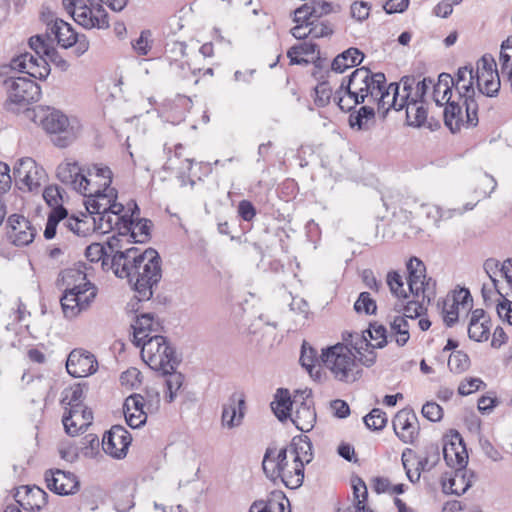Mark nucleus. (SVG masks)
<instances>
[{
	"label": "nucleus",
	"mask_w": 512,
	"mask_h": 512,
	"mask_svg": "<svg viewBox=\"0 0 512 512\" xmlns=\"http://www.w3.org/2000/svg\"><path fill=\"white\" fill-rule=\"evenodd\" d=\"M113 272L117 277L127 278L133 283L139 302L147 301L153 295V287L162 278L161 258L152 248L143 253H139L135 247L125 248V252L113 260Z\"/></svg>",
	"instance_id": "f257e3e1"
},
{
	"label": "nucleus",
	"mask_w": 512,
	"mask_h": 512,
	"mask_svg": "<svg viewBox=\"0 0 512 512\" xmlns=\"http://www.w3.org/2000/svg\"><path fill=\"white\" fill-rule=\"evenodd\" d=\"M384 80V73H373L368 67L356 68L348 77L342 79L334 92V101L345 112H350L357 105L363 104L371 97L373 91L379 92V85Z\"/></svg>",
	"instance_id": "f03ea898"
},
{
	"label": "nucleus",
	"mask_w": 512,
	"mask_h": 512,
	"mask_svg": "<svg viewBox=\"0 0 512 512\" xmlns=\"http://www.w3.org/2000/svg\"><path fill=\"white\" fill-rule=\"evenodd\" d=\"M375 348H369L364 354L356 355L347 345L336 344L322 351V359L324 365L332 372L335 379L344 383H353L362 375V365L371 367L375 361L377 354Z\"/></svg>",
	"instance_id": "7ed1b4c3"
},
{
	"label": "nucleus",
	"mask_w": 512,
	"mask_h": 512,
	"mask_svg": "<svg viewBox=\"0 0 512 512\" xmlns=\"http://www.w3.org/2000/svg\"><path fill=\"white\" fill-rule=\"evenodd\" d=\"M95 177H100L102 182L98 183V188H92L91 185L81 194L85 197V207L89 214L99 215L105 211H124V205L117 202L118 192L111 187L113 173L108 166L95 165L91 169Z\"/></svg>",
	"instance_id": "20e7f679"
},
{
	"label": "nucleus",
	"mask_w": 512,
	"mask_h": 512,
	"mask_svg": "<svg viewBox=\"0 0 512 512\" xmlns=\"http://www.w3.org/2000/svg\"><path fill=\"white\" fill-rule=\"evenodd\" d=\"M288 456V448L277 450L275 447H268L263 457L262 468L273 482L279 479L287 488L297 489L304 480L302 466L293 462V470H288Z\"/></svg>",
	"instance_id": "39448f33"
},
{
	"label": "nucleus",
	"mask_w": 512,
	"mask_h": 512,
	"mask_svg": "<svg viewBox=\"0 0 512 512\" xmlns=\"http://www.w3.org/2000/svg\"><path fill=\"white\" fill-rule=\"evenodd\" d=\"M64 278L79 282L67 288L60 299L64 316L74 318L86 309L95 298L96 287L87 280L86 274L80 270H68L65 272Z\"/></svg>",
	"instance_id": "423d86ee"
},
{
	"label": "nucleus",
	"mask_w": 512,
	"mask_h": 512,
	"mask_svg": "<svg viewBox=\"0 0 512 512\" xmlns=\"http://www.w3.org/2000/svg\"><path fill=\"white\" fill-rule=\"evenodd\" d=\"M138 348H141V357L149 367L156 371H170L176 369L180 363L175 349L170 345L165 336L155 334L142 341Z\"/></svg>",
	"instance_id": "0eeeda50"
},
{
	"label": "nucleus",
	"mask_w": 512,
	"mask_h": 512,
	"mask_svg": "<svg viewBox=\"0 0 512 512\" xmlns=\"http://www.w3.org/2000/svg\"><path fill=\"white\" fill-rule=\"evenodd\" d=\"M43 129L51 135V141L59 148H66L77 138L79 123L70 120L63 112L57 109H48L41 120Z\"/></svg>",
	"instance_id": "6e6552de"
},
{
	"label": "nucleus",
	"mask_w": 512,
	"mask_h": 512,
	"mask_svg": "<svg viewBox=\"0 0 512 512\" xmlns=\"http://www.w3.org/2000/svg\"><path fill=\"white\" fill-rule=\"evenodd\" d=\"M476 77L472 66L460 67L453 77V88H455L459 100L463 101V104L467 108L468 121L470 123H476L478 121V109L479 105L476 100V91L474 89V83Z\"/></svg>",
	"instance_id": "1a4fd4ad"
},
{
	"label": "nucleus",
	"mask_w": 512,
	"mask_h": 512,
	"mask_svg": "<svg viewBox=\"0 0 512 512\" xmlns=\"http://www.w3.org/2000/svg\"><path fill=\"white\" fill-rule=\"evenodd\" d=\"M9 104L27 106L37 102L41 97V88L26 77H10L4 81Z\"/></svg>",
	"instance_id": "9d476101"
},
{
	"label": "nucleus",
	"mask_w": 512,
	"mask_h": 512,
	"mask_svg": "<svg viewBox=\"0 0 512 512\" xmlns=\"http://www.w3.org/2000/svg\"><path fill=\"white\" fill-rule=\"evenodd\" d=\"M95 165L91 164L86 167H80L76 161H65L58 165L56 176L61 183L69 185L73 190L82 193L92 184V177H95V175L91 169Z\"/></svg>",
	"instance_id": "9b49d317"
},
{
	"label": "nucleus",
	"mask_w": 512,
	"mask_h": 512,
	"mask_svg": "<svg viewBox=\"0 0 512 512\" xmlns=\"http://www.w3.org/2000/svg\"><path fill=\"white\" fill-rule=\"evenodd\" d=\"M44 477L47 488L57 495H74L80 490L79 478L70 471L49 469Z\"/></svg>",
	"instance_id": "f8f14e48"
},
{
	"label": "nucleus",
	"mask_w": 512,
	"mask_h": 512,
	"mask_svg": "<svg viewBox=\"0 0 512 512\" xmlns=\"http://www.w3.org/2000/svg\"><path fill=\"white\" fill-rule=\"evenodd\" d=\"M10 67L29 76L45 80L50 74V66L45 57L34 56L31 53L24 52L14 57L10 61Z\"/></svg>",
	"instance_id": "ddd939ff"
},
{
	"label": "nucleus",
	"mask_w": 512,
	"mask_h": 512,
	"mask_svg": "<svg viewBox=\"0 0 512 512\" xmlns=\"http://www.w3.org/2000/svg\"><path fill=\"white\" fill-rule=\"evenodd\" d=\"M86 384L78 383L71 387L69 390H65L64 396L61 400V403L65 405L66 412L62 417V422L65 428V431L68 435L74 436L76 430L74 429L76 426L73 420V416H79L80 407H84L83 399H84V388Z\"/></svg>",
	"instance_id": "4468645a"
},
{
	"label": "nucleus",
	"mask_w": 512,
	"mask_h": 512,
	"mask_svg": "<svg viewBox=\"0 0 512 512\" xmlns=\"http://www.w3.org/2000/svg\"><path fill=\"white\" fill-rule=\"evenodd\" d=\"M132 437L130 433L121 425H114L105 432L102 439V447L105 453L116 459L126 456Z\"/></svg>",
	"instance_id": "2eb2a0df"
},
{
	"label": "nucleus",
	"mask_w": 512,
	"mask_h": 512,
	"mask_svg": "<svg viewBox=\"0 0 512 512\" xmlns=\"http://www.w3.org/2000/svg\"><path fill=\"white\" fill-rule=\"evenodd\" d=\"M36 228L23 215L12 214L7 220V237L16 246H26L34 240Z\"/></svg>",
	"instance_id": "dca6fc26"
},
{
	"label": "nucleus",
	"mask_w": 512,
	"mask_h": 512,
	"mask_svg": "<svg viewBox=\"0 0 512 512\" xmlns=\"http://www.w3.org/2000/svg\"><path fill=\"white\" fill-rule=\"evenodd\" d=\"M98 362L95 356L82 349H74L66 361L67 372L74 378L87 377L97 371Z\"/></svg>",
	"instance_id": "f3484780"
},
{
	"label": "nucleus",
	"mask_w": 512,
	"mask_h": 512,
	"mask_svg": "<svg viewBox=\"0 0 512 512\" xmlns=\"http://www.w3.org/2000/svg\"><path fill=\"white\" fill-rule=\"evenodd\" d=\"M311 394V390L300 392V404L296 405L294 416L290 417L296 428L302 432L312 430L316 422V411Z\"/></svg>",
	"instance_id": "a211bd4d"
},
{
	"label": "nucleus",
	"mask_w": 512,
	"mask_h": 512,
	"mask_svg": "<svg viewBox=\"0 0 512 512\" xmlns=\"http://www.w3.org/2000/svg\"><path fill=\"white\" fill-rule=\"evenodd\" d=\"M476 478L472 470L457 468L454 472L444 473L441 477L442 490L446 494L462 495L464 494Z\"/></svg>",
	"instance_id": "6ab92c4d"
},
{
	"label": "nucleus",
	"mask_w": 512,
	"mask_h": 512,
	"mask_svg": "<svg viewBox=\"0 0 512 512\" xmlns=\"http://www.w3.org/2000/svg\"><path fill=\"white\" fill-rule=\"evenodd\" d=\"M392 424L395 434L403 443H413L419 434L418 419L412 410L398 411Z\"/></svg>",
	"instance_id": "aec40b11"
},
{
	"label": "nucleus",
	"mask_w": 512,
	"mask_h": 512,
	"mask_svg": "<svg viewBox=\"0 0 512 512\" xmlns=\"http://www.w3.org/2000/svg\"><path fill=\"white\" fill-rule=\"evenodd\" d=\"M71 17L86 29H107L109 27L108 13L100 3L94 6L79 7V13Z\"/></svg>",
	"instance_id": "412c9836"
},
{
	"label": "nucleus",
	"mask_w": 512,
	"mask_h": 512,
	"mask_svg": "<svg viewBox=\"0 0 512 512\" xmlns=\"http://www.w3.org/2000/svg\"><path fill=\"white\" fill-rule=\"evenodd\" d=\"M386 76L384 75L383 82L379 85V92L372 93L370 99L373 102L377 103L378 111L383 113V117H385L388 113V111L393 108L396 111H400L403 108H399L400 100H398L399 97V89L400 84L393 82L390 83L388 86L386 85Z\"/></svg>",
	"instance_id": "4be33fe9"
},
{
	"label": "nucleus",
	"mask_w": 512,
	"mask_h": 512,
	"mask_svg": "<svg viewBox=\"0 0 512 512\" xmlns=\"http://www.w3.org/2000/svg\"><path fill=\"white\" fill-rule=\"evenodd\" d=\"M443 456L446 464L454 469L464 468L468 462V453L464 440L458 431H453L451 439L443 447Z\"/></svg>",
	"instance_id": "5701e85b"
},
{
	"label": "nucleus",
	"mask_w": 512,
	"mask_h": 512,
	"mask_svg": "<svg viewBox=\"0 0 512 512\" xmlns=\"http://www.w3.org/2000/svg\"><path fill=\"white\" fill-rule=\"evenodd\" d=\"M443 118L445 125L449 128L452 133H456L461 130L462 127L473 128L477 126L479 120L474 124L468 121L467 108L463 104V101L457 100L448 102L443 111Z\"/></svg>",
	"instance_id": "b1692460"
},
{
	"label": "nucleus",
	"mask_w": 512,
	"mask_h": 512,
	"mask_svg": "<svg viewBox=\"0 0 512 512\" xmlns=\"http://www.w3.org/2000/svg\"><path fill=\"white\" fill-rule=\"evenodd\" d=\"M16 501L25 509L40 511L48 501V494L37 486H21L15 494Z\"/></svg>",
	"instance_id": "393cba45"
},
{
	"label": "nucleus",
	"mask_w": 512,
	"mask_h": 512,
	"mask_svg": "<svg viewBox=\"0 0 512 512\" xmlns=\"http://www.w3.org/2000/svg\"><path fill=\"white\" fill-rule=\"evenodd\" d=\"M145 400L140 394H132L126 398L123 405V412L127 424L135 429L146 423L147 414L144 411Z\"/></svg>",
	"instance_id": "a878e982"
},
{
	"label": "nucleus",
	"mask_w": 512,
	"mask_h": 512,
	"mask_svg": "<svg viewBox=\"0 0 512 512\" xmlns=\"http://www.w3.org/2000/svg\"><path fill=\"white\" fill-rule=\"evenodd\" d=\"M133 328V343L135 346H139L142 341H146L149 336L158 334L162 329L159 321L154 319L152 313H143L137 316L135 323L132 325Z\"/></svg>",
	"instance_id": "bb28decb"
},
{
	"label": "nucleus",
	"mask_w": 512,
	"mask_h": 512,
	"mask_svg": "<svg viewBox=\"0 0 512 512\" xmlns=\"http://www.w3.org/2000/svg\"><path fill=\"white\" fill-rule=\"evenodd\" d=\"M288 448L289 455L293 458V462L296 465L302 466V472L304 473V466L313 459L312 443L307 436L298 435L292 438L290 444L286 446Z\"/></svg>",
	"instance_id": "cd10ccee"
},
{
	"label": "nucleus",
	"mask_w": 512,
	"mask_h": 512,
	"mask_svg": "<svg viewBox=\"0 0 512 512\" xmlns=\"http://www.w3.org/2000/svg\"><path fill=\"white\" fill-rule=\"evenodd\" d=\"M245 400L243 397L237 398L233 394L228 403L223 405L222 424L228 428H234L241 424L244 417Z\"/></svg>",
	"instance_id": "c85d7f7f"
},
{
	"label": "nucleus",
	"mask_w": 512,
	"mask_h": 512,
	"mask_svg": "<svg viewBox=\"0 0 512 512\" xmlns=\"http://www.w3.org/2000/svg\"><path fill=\"white\" fill-rule=\"evenodd\" d=\"M300 398V392L291 400L288 389L279 388L275 394V400L271 403V408L279 421L284 422L291 417L293 405H297Z\"/></svg>",
	"instance_id": "c756f323"
},
{
	"label": "nucleus",
	"mask_w": 512,
	"mask_h": 512,
	"mask_svg": "<svg viewBox=\"0 0 512 512\" xmlns=\"http://www.w3.org/2000/svg\"><path fill=\"white\" fill-rule=\"evenodd\" d=\"M49 31L46 32L47 39H50L51 35H53L58 44L65 49L75 45L78 40V33L73 30L69 23L62 19H56L49 28Z\"/></svg>",
	"instance_id": "7c9ffc66"
},
{
	"label": "nucleus",
	"mask_w": 512,
	"mask_h": 512,
	"mask_svg": "<svg viewBox=\"0 0 512 512\" xmlns=\"http://www.w3.org/2000/svg\"><path fill=\"white\" fill-rule=\"evenodd\" d=\"M364 58V53L358 48L350 47L334 58L331 63V70L336 73H343L351 67L360 65Z\"/></svg>",
	"instance_id": "2f4dec72"
},
{
	"label": "nucleus",
	"mask_w": 512,
	"mask_h": 512,
	"mask_svg": "<svg viewBox=\"0 0 512 512\" xmlns=\"http://www.w3.org/2000/svg\"><path fill=\"white\" fill-rule=\"evenodd\" d=\"M407 271H408V288L410 293L418 298L419 297V289H423V279L426 276V267L424 263L413 257L407 263Z\"/></svg>",
	"instance_id": "473e14b6"
},
{
	"label": "nucleus",
	"mask_w": 512,
	"mask_h": 512,
	"mask_svg": "<svg viewBox=\"0 0 512 512\" xmlns=\"http://www.w3.org/2000/svg\"><path fill=\"white\" fill-rule=\"evenodd\" d=\"M453 77L449 73H441L433 86V100L437 106H447L452 100Z\"/></svg>",
	"instance_id": "72a5a7b5"
},
{
	"label": "nucleus",
	"mask_w": 512,
	"mask_h": 512,
	"mask_svg": "<svg viewBox=\"0 0 512 512\" xmlns=\"http://www.w3.org/2000/svg\"><path fill=\"white\" fill-rule=\"evenodd\" d=\"M404 108L406 109V121L409 126L420 127L427 119V110L424 107V101L411 100L407 101Z\"/></svg>",
	"instance_id": "f704fd0d"
},
{
	"label": "nucleus",
	"mask_w": 512,
	"mask_h": 512,
	"mask_svg": "<svg viewBox=\"0 0 512 512\" xmlns=\"http://www.w3.org/2000/svg\"><path fill=\"white\" fill-rule=\"evenodd\" d=\"M476 85L478 88V97H495L501 86L498 72L492 73L491 75L477 76Z\"/></svg>",
	"instance_id": "c9c22d12"
},
{
	"label": "nucleus",
	"mask_w": 512,
	"mask_h": 512,
	"mask_svg": "<svg viewBox=\"0 0 512 512\" xmlns=\"http://www.w3.org/2000/svg\"><path fill=\"white\" fill-rule=\"evenodd\" d=\"M122 212L108 210L93 217L94 229L103 234L114 230L121 219Z\"/></svg>",
	"instance_id": "e433bc0d"
},
{
	"label": "nucleus",
	"mask_w": 512,
	"mask_h": 512,
	"mask_svg": "<svg viewBox=\"0 0 512 512\" xmlns=\"http://www.w3.org/2000/svg\"><path fill=\"white\" fill-rule=\"evenodd\" d=\"M320 361H323L322 354L318 356L317 351L311 347L306 341L303 342L301 347L300 363L311 376H313V370L318 368L316 374L320 373Z\"/></svg>",
	"instance_id": "4c0bfd02"
},
{
	"label": "nucleus",
	"mask_w": 512,
	"mask_h": 512,
	"mask_svg": "<svg viewBox=\"0 0 512 512\" xmlns=\"http://www.w3.org/2000/svg\"><path fill=\"white\" fill-rule=\"evenodd\" d=\"M374 118V108L370 106H362L359 110L350 114L349 124L352 128L356 127L358 130H367L369 128L368 123L373 121Z\"/></svg>",
	"instance_id": "58836bf2"
},
{
	"label": "nucleus",
	"mask_w": 512,
	"mask_h": 512,
	"mask_svg": "<svg viewBox=\"0 0 512 512\" xmlns=\"http://www.w3.org/2000/svg\"><path fill=\"white\" fill-rule=\"evenodd\" d=\"M170 371H161L162 375L166 377L165 383L167 386V394L165 396L167 402L171 403L176 397V392L182 387L184 382V376L177 372L176 369H170Z\"/></svg>",
	"instance_id": "ea45409f"
},
{
	"label": "nucleus",
	"mask_w": 512,
	"mask_h": 512,
	"mask_svg": "<svg viewBox=\"0 0 512 512\" xmlns=\"http://www.w3.org/2000/svg\"><path fill=\"white\" fill-rule=\"evenodd\" d=\"M45 179V170L42 167L38 166L36 163L35 168L28 174L24 175V179L19 183V189L26 188L28 191L31 192L38 190L41 184L45 182Z\"/></svg>",
	"instance_id": "a19ab883"
},
{
	"label": "nucleus",
	"mask_w": 512,
	"mask_h": 512,
	"mask_svg": "<svg viewBox=\"0 0 512 512\" xmlns=\"http://www.w3.org/2000/svg\"><path fill=\"white\" fill-rule=\"evenodd\" d=\"M68 211L64 207L52 209L48 215L46 227L44 230V237L47 240H51L56 235L57 225L60 221L66 219Z\"/></svg>",
	"instance_id": "79ce46f5"
},
{
	"label": "nucleus",
	"mask_w": 512,
	"mask_h": 512,
	"mask_svg": "<svg viewBox=\"0 0 512 512\" xmlns=\"http://www.w3.org/2000/svg\"><path fill=\"white\" fill-rule=\"evenodd\" d=\"M317 49V44L305 42L291 47L287 52V56L290 58L291 64H307L308 61L304 58H299L298 55H310L316 51L319 53Z\"/></svg>",
	"instance_id": "37998d69"
},
{
	"label": "nucleus",
	"mask_w": 512,
	"mask_h": 512,
	"mask_svg": "<svg viewBox=\"0 0 512 512\" xmlns=\"http://www.w3.org/2000/svg\"><path fill=\"white\" fill-rule=\"evenodd\" d=\"M85 256L90 262H102V266H107L111 259L108 249L100 243H92L85 250Z\"/></svg>",
	"instance_id": "c03bdc74"
},
{
	"label": "nucleus",
	"mask_w": 512,
	"mask_h": 512,
	"mask_svg": "<svg viewBox=\"0 0 512 512\" xmlns=\"http://www.w3.org/2000/svg\"><path fill=\"white\" fill-rule=\"evenodd\" d=\"M387 415L386 413L379 409L373 408L364 418L363 421L366 427L373 431L382 430L387 424Z\"/></svg>",
	"instance_id": "a18cd8bd"
},
{
	"label": "nucleus",
	"mask_w": 512,
	"mask_h": 512,
	"mask_svg": "<svg viewBox=\"0 0 512 512\" xmlns=\"http://www.w3.org/2000/svg\"><path fill=\"white\" fill-rule=\"evenodd\" d=\"M152 32L148 29L142 30L136 40L131 41L134 52L140 56H146L152 49Z\"/></svg>",
	"instance_id": "49530a36"
},
{
	"label": "nucleus",
	"mask_w": 512,
	"mask_h": 512,
	"mask_svg": "<svg viewBox=\"0 0 512 512\" xmlns=\"http://www.w3.org/2000/svg\"><path fill=\"white\" fill-rule=\"evenodd\" d=\"M490 335V320L481 323H469L468 336L476 342L487 341Z\"/></svg>",
	"instance_id": "de8ad7c7"
},
{
	"label": "nucleus",
	"mask_w": 512,
	"mask_h": 512,
	"mask_svg": "<svg viewBox=\"0 0 512 512\" xmlns=\"http://www.w3.org/2000/svg\"><path fill=\"white\" fill-rule=\"evenodd\" d=\"M151 221L148 219H139L137 222L133 220V232L132 240H127V243H144L150 238V227Z\"/></svg>",
	"instance_id": "09e8293b"
},
{
	"label": "nucleus",
	"mask_w": 512,
	"mask_h": 512,
	"mask_svg": "<svg viewBox=\"0 0 512 512\" xmlns=\"http://www.w3.org/2000/svg\"><path fill=\"white\" fill-rule=\"evenodd\" d=\"M386 283L391 291V293L396 296L399 300L407 299L408 295L404 290L403 280L401 275L397 271H390L386 277Z\"/></svg>",
	"instance_id": "8fccbe9b"
},
{
	"label": "nucleus",
	"mask_w": 512,
	"mask_h": 512,
	"mask_svg": "<svg viewBox=\"0 0 512 512\" xmlns=\"http://www.w3.org/2000/svg\"><path fill=\"white\" fill-rule=\"evenodd\" d=\"M440 460L438 446L431 445L425 449V456L418 461L416 470L430 471Z\"/></svg>",
	"instance_id": "3c124183"
},
{
	"label": "nucleus",
	"mask_w": 512,
	"mask_h": 512,
	"mask_svg": "<svg viewBox=\"0 0 512 512\" xmlns=\"http://www.w3.org/2000/svg\"><path fill=\"white\" fill-rule=\"evenodd\" d=\"M490 279L493 283L495 290L502 298V300L499 301V303L497 304V307H496L497 314L502 320H504L507 323H509L510 325H512V308H511L512 303L507 298H505L503 296V294L498 290V287H497L498 280L493 278L492 276H490Z\"/></svg>",
	"instance_id": "603ef678"
},
{
	"label": "nucleus",
	"mask_w": 512,
	"mask_h": 512,
	"mask_svg": "<svg viewBox=\"0 0 512 512\" xmlns=\"http://www.w3.org/2000/svg\"><path fill=\"white\" fill-rule=\"evenodd\" d=\"M403 300L404 299L399 300L401 303L400 304L397 303L395 305V310H397L399 312L403 311L402 317H404L405 319L406 318L415 319V318L421 316V314L423 313L424 307L419 301L412 300V301H408V302H406V304H404Z\"/></svg>",
	"instance_id": "864d4df0"
},
{
	"label": "nucleus",
	"mask_w": 512,
	"mask_h": 512,
	"mask_svg": "<svg viewBox=\"0 0 512 512\" xmlns=\"http://www.w3.org/2000/svg\"><path fill=\"white\" fill-rule=\"evenodd\" d=\"M332 97L334 98V93L328 81L323 80L315 87L314 102L318 107L327 106Z\"/></svg>",
	"instance_id": "5fc2aeb1"
},
{
	"label": "nucleus",
	"mask_w": 512,
	"mask_h": 512,
	"mask_svg": "<svg viewBox=\"0 0 512 512\" xmlns=\"http://www.w3.org/2000/svg\"><path fill=\"white\" fill-rule=\"evenodd\" d=\"M354 310L357 313L372 315L376 313L377 305L375 300L371 298L370 293L361 292L358 296V299L354 303Z\"/></svg>",
	"instance_id": "6e6d98bb"
},
{
	"label": "nucleus",
	"mask_w": 512,
	"mask_h": 512,
	"mask_svg": "<svg viewBox=\"0 0 512 512\" xmlns=\"http://www.w3.org/2000/svg\"><path fill=\"white\" fill-rule=\"evenodd\" d=\"M63 192H64V190L62 188H60L58 185H50L44 189L43 198H44L45 202L52 209L64 207L62 205V202H63L62 193Z\"/></svg>",
	"instance_id": "4d7b16f0"
},
{
	"label": "nucleus",
	"mask_w": 512,
	"mask_h": 512,
	"mask_svg": "<svg viewBox=\"0 0 512 512\" xmlns=\"http://www.w3.org/2000/svg\"><path fill=\"white\" fill-rule=\"evenodd\" d=\"M470 359L463 351H456L452 353L448 360V367L454 373H462L468 369Z\"/></svg>",
	"instance_id": "13d9d810"
},
{
	"label": "nucleus",
	"mask_w": 512,
	"mask_h": 512,
	"mask_svg": "<svg viewBox=\"0 0 512 512\" xmlns=\"http://www.w3.org/2000/svg\"><path fill=\"white\" fill-rule=\"evenodd\" d=\"M47 36L46 35H34L29 38L28 44L29 47L35 52V54L38 57H47V55L50 53V50H52L53 46H51L46 41Z\"/></svg>",
	"instance_id": "bf43d9fd"
},
{
	"label": "nucleus",
	"mask_w": 512,
	"mask_h": 512,
	"mask_svg": "<svg viewBox=\"0 0 512 512\" xmlns=\"http://www.w3.org/2000/svg\"><path fill=\"white\" fill-rule=\"evenodd\" d=\"M307 33L312 38H322L333 34V27L329 22L315 19L309 24Z\"/></svg>",
	"instance_id": "052dcab7"
},
{
	"label": "nucleus",
	"mask_w": 512,
	"mask_h": 512,
	"mask_svg": "<svg viewBox=\"0 0 512 512\" xmlns=\"http://www.w3.org/2000/svg\"><path fill=\"white\" fill-rule=\"evenodd\" d=\"M249 512H285V506L283 502L274 500L268 502L257 500L250 506Z\"/></svg>",
	"instance_id": "680f3d73"
},
{
	"label": "nucleus",
	"mask_w": 512,
	"mask_h": 512,
	"mask_svg": "<svg viewBox=\"0 0 512 512\" xmlns=\"http://www.w3.org/2000/svg\"><path fill=\"white\" fill-rule=\"evenodd\" d=\"M35 164V160L30 157L18 160L13 169V175L17 185L24 179L25 174H28L35 168Z\"/></svg>",
	"instance_id": "e2e57ef3"
},
{
	"label": "nucleus",
	"mask_w": 512,
	"mask_h": 512,
	"mask_svg": "<svg viewBox=\"0 0 512 512\" xmlns=\"http://www.w3.org/2000/svg\"><path fill=\"white\" fill-rule=\"evenodd\" d=\"M371 340H379L373 348H383L387 344V330L381 324H371L370 327L365 331Z\"/></svg>",
	"instance_id": "0e129e2a"
},
{
	"label": "nucleus",
	"mask_w": 512,
	"mask_h": 512,
	"mask_svg": "<svg viewBox=\"0 0 512 512\" xmlns=\"http://www.w3.org/2000/svg\"><path fill=\"white\" fill-rule=\"evenodd\" d=\"M77 410L79 411V416H73V420H71V422H74V425L76 426L74 428L76 430L74 436L91 425L93 420L92 411L86 406L80 407V409Z\"/></svg>",
	"instance_id": "69168bd1"
},
{
	"label": "nucleus",
	"mask_w": 512,
	"mask_h": 512,
	"mask_svg": "<svg viewBox=\"0 0 512 512\" xmlns=\"http://www.w3.org/2000/svg\"><path fill=\"white\" fill-rule=\"evenodd\" d=\"M497 65L494 58L491 55L485 54L477 61V68L474 72L475 77L483 75H491L496 73Z\"/></svg>",
	"instance_id": "338daca9"
},
{
	"label": "nucleus",
	"mask_w": 512,
	"mask_h": 512,
	"mask_svg": "<svg viewBox=\"0 0 512 512\" xmlns=\"http://www.w3.org/2000/svg\"><path fill=\"white\" fill-rule=\"evenodd\" d=\"M499 61L501 64L502 73H505L510 69L512 62V36L508 37L505 41L502 42Z\"/></svg>",
	"instance_id": "774afa93"
}]
</instances>
